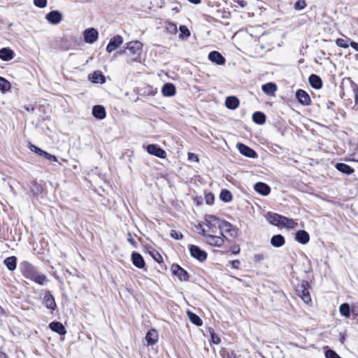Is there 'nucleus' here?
Returning a JSON list of instances; mask_svg holds the SVG:
<instances>
[{"mask_svg": "<svg viewBox=\"0 0 358 358\" xmlns=\"http://www.w3.org/2000/svg\"><path fill=\"white\" fill-rule=\"evenodd\" d=\"M220 197L222 201L229 202L231 200L232 195L229 191L223 189L220 193Z\"/></svg>", "mask_w": 358, "mask_h": 358, "instance_id": "obj_38", "label": "nucleus"}, {"mask_svg": "<svg viewBox=\"0 0 358 358\" xmlns=\"http://www.w3.org/2000/svg\"><path fill=\"white\" fill-rule=\"evenodd\" d=\"M350 46L356 51L358 52V43H356L355 41L350 42Z\"/></svg>", "mask_w": 358, "mask_h": 358, "instance_id": "obj_56", "label": "nucleus"}, {"mask_svg": "<svg viewBox=\"0 0 358 358\" xmlns=\"http://www.w3.org/2000/svg\"><path fill=\"white\" fill-rule=\"evenodd\" d=\"M143 49V44L138 41H130L127 43V47L122 50L118 51L117 55H125L128 57L127 62H132L136 61L141 54Z\"/></svg>", "mask_w": 358, "mask_h": 358, "instance_id": "obj_2", "label": "nucleus"}, {"mask_svg": "<svg viewBox=\"0 0 358 358\" xmlns=\"http://www.w3.org/2000/svg\"><path fill=\"white\" fill-rule=\"evenodd\" d=\"M214 200V196L212 194H208L206 196V201L208 204H211Z\"/></svg>", "mask_w": 358, "mask_h": 358, "instance_id": "obj_51", "label": "nucleus"}, {"mask_svg": "<svg viewBox=\"0 0 358 358\" xmlns=\"http://www.w3.org/2000/svg\"><path fill=\"white\" fill-rule=\"evenodd\" d=\"M201 235L205 237L206 240L207 239V236L210 234V233L208 232V230L206 231L205 229H201Z\"/></svg>", "mask_w": 358, "mask_h": 358, "instance_id": "obj_57", "label": "nucleus"}, {"mask_svg": "<svg viewBox=\"0 0 358 358\" xmlns=\"http://www.w3.org/2000/svg\"><path fill=\"white\" fill-rule=\"evenodd\" d=\"M295 238L299 243L301 244H306L310 240L308 233L304 230L298 231L295 234Z\"/></svg>", "mask_w": 358, "mask_h": 358, "instance_id": "obj_22", "label": "nucleus"}, {"mask_svg": "<svg viewBox=\"0 0 358 358\" xmlns=\"http://www.w3.org/2000/svg\"><path fill=\"white\" fill-rule=\"evenodd\" d=\"M145 340L148 345H154L158 340V333L155 329L150 330L145 336Z\"/></svg>", "mask_w": 358, "mask_h": 358, "instance_id": "obj_24", "label": "nucleus"}, {"mask_svg": "<svg viewBox=\"0 0 358 358\" xmlns=\"http://www.w3.org/2000/svg\"><path fill=\"white\" fill-rule=\"evenodd\" d=\"M237 146H238L239 152L242 155H245V157H248L250 158H257V154L256 153V152L253 149L248 147V145H244L243 143H238L237 145Z\"/></svg>", "mask_w": 358, "mask_h": 358, "instance_id": "obj_12", "label": "nucleus"}, {"mask_svg": "<svg viewBox=\"0 0 358 358\" xmlns=\"http://www.w3.org/2000/svg\"><path fill=\"white\" fill-rule=\"evenodd\" d=\"M170 235L173 238L176 240H181L183 238L182 234L176 230H172Z\"/></svg>", "mask_w": 358, "mask_h": 358, "instance_id": "obj_46", "label": "nucleus"}, {"mask_svg": "<svg viewBox=\"0 0 358 358\" xmlns=\"http://www.w3.org/2000/svg\"><path fill=\"white\" fill-rule=\"evenodd\" d=\"M325 356L327 358H341L335 351L330 349L325 352Z\"/></svg>", "mask_w": 358, "mask_h": 358, "instance_id": "obj_43", "label": "nucleus"}, {"mask_svg": "<svg viewBox=\"0 0 358 358\" xmlns=\"http://www.w3.org/2000/svg\"><path fill=\"white\" fill-rule=\"evenodd\" d=\"M131 260L134 265L138 268H143L145 266V261L141 255L138 252H134L131 254Z\"/></svg>", "mask_w": 358, "mask_h": 358, "instance_id": "obj_20", "label": "nucleus"}, {"mask_svg": "<svg viewBox=\"0 0 358 358\" xmlns=\"http://www.w3.org/2000/svg\"><path fill=\"white\" fill-rule=\"evenodd\" d=\"M50 329L57 333L58 334L63 336L66 334V331L64 326L59 322H52L49 324Z\"/></svg>", "mask_w": 358, "mask_h": 358, "instance_id": "obj_19", "label": "nucleus"}, {"mask_svg": "<svg viewBox=\"0 0 358 358\" xmlns=\"http://www.w3.org/2000/svg\"><path fill=\"white\" fill-rule=\"evenodd\" d=\"M226 107L231 110H234L238 107L239 100L236 96H229L226 99Z\"/></svg>", "mask_w": 358, "mask_h": 358, "instance_id": "obj_26", "label": "nucleus"}, {"mask_svg": "<svg viewBox=\"0 0 358 358\" xmlns=\"http://www.w3.org/2000/svg\"><path fill=\"white\" fill-rule=\"evenodd\" d=\"M336 43L338 47L343 48H348V41H345L343 38H337L336 41Z\"/></svg>", "mask_w": 358, "mask_h": 358, "instance_id": "obj_42", "label": "nucleus"}, {"mask_svg": "<svg viewBox=\"0 0 358 358\" xmlns=\"http://www.w3.org/2000/svg\"><path fill=\"white\" fill-rule=\"evenodd\" d=\"M92 82L94 83H103L105 78L100 71H94L90 77Z\"/></svg>", "mask_w": 358, "mask_h": 358, "instance_id": "obj_32", "label": "nucleus"}, {"mask_svg": "<svg viewBox=\"0 0 358 358\" xmlns=\"http://www.w3.org/2000/svg\"><path fill=\"white\" fill-rule=\"evenodd\" d=\"M255 190L258 192L259 194L263 195V196H267L271 192V188L270 187L262 182H258L255 185Z\"/></svg>", "mask_w": 358, "mask_h": 358, "instance_id": "obj_17", "label": "nucleus"}, {"mask_svg": "<svg viewBox=\"0 0 358 358\" xmlns=\"http://www.w3.org/2000/svg\"><path fill=\"white\" fill-rule=\"evenodd\" d=\"M352 313L353 314H355V310H352Z\"/></svg>", "mask_w": 358, "mask_h": 358, "instance_id": "obj_60", "label": "nucleus"}, {"mask_svg": "<svg viewBox=\"0 0 358 358\" xmlns=\"http://www.w3.org/2000/svg\"><path fill=\"white\" fill-rule=\"evenodd\" d=\"M339 310L341 314L345 317H349L350 316V308L348 303L341 304L340 306Z\"/></svg>", "mask_w": 358, "mask_h": 358, "instance_id": "obj_37", "label": "nucleus"}, {"mask_svg": "<svg viewBox=\"0 0 358 358\" xmlns=\"http://www.w3.org/2000/svg\"><path fill=\"white\" fill-rule=\"evenodd\" d=\"M353 161H355V162H358V160H357V159H353Z\"/></svg>", "mask_w": 358, "mask_h": 358, "instance_id": "obj_61", "label": "nucleus"}, {"mask_svg": "<svg viewBox=\"0 0 358 358\" xmlns=\"http://www.w3.org/2000/svg\"><path fill=\"white\" fill-rule=\"evenodd\" d=\"M44 157L52 162H57V158L56 156L50 155L48 152H45Z\"/></svg>", "mask_w": 358, "mask_h": 358, "instance_id": "obj_49", "label": "nucleus"}, {"mask_svg": "<svg viewBox=\"0 0 358 358\" xmlns=\"http://www.w3.org/2000/svg\"><path fill=\"white\" fill-rule=\"evenodd\" d=\"M147 152L152 155L164 159L166 157V152L157 145L150 144L146 148Z\"/></svg>", "mask_w": 358, "mask_h": 358, "instance_id": "obj_9", "label": "nucleus"}, {"mask_svg": "<svg viewBox=\"0 0 358 358\" xmlns=\"http://www.w3.org/2000/svg\"><path fill=\"white\" fill-rule=\"evenodd\" d=\"M296 223L295 222L290 218L282 216L281 219V222L280 226H282L287 228L293 229L295 227Z\"/></svg>", "mask_w": 358, "mask_h": 358, "instance_id": "obj_34", "label": "nucleus"}, {"mask_svg": "<svg viewBox=\"0 0 358 358\" xmlns=\"http://www.w3.org/2000/svg\"><path fill=\"white\" fill-rule=\"evenodd\" d=\"M306 6V3L304 0H298L294 4V8L296 10H302Z\"/></svg>", "mask_w": 358, "mask_h": 358, "instance_id": "obj_44", "label": "nucleus"}, {"mask_svg": "<svg viewBox=\"0 0 358 358\" xmlns=\"http://www.w3.org/2000/svg\"><path fill=\"white\" fill-rule=\"evenodd\" d=\"M222 358H236L235 354L233 352L223 350L222 352Z\"/></svg>", "mask_w": 358, "mask_h": 358, "instance_id": "obj_48", "label": "nucleus"}, {"mask_svg": "<svg viewBox=\"0 0 358 358\" xmlns=\"http://www.w3.org/2000/svg\"><path fill=\"white\" fill-rule=\"evenodd\" d=\"M34 3L38 8H45L47 5V0H34Z\"/></svg>", "mask_w": 358, "mask_h": 358, "instance_id": "obj_47", "label": "nucleus"}, {"mask_svg": "<svg viewBox=\"0 0 358 358\" xmlns=\"http://www.w3.org/2000/svg\"><path fill=\"white\" fill-rule=\"evenodd\" d=\"M189 252L192 257L200 262H203L207 258V253L197 245H191L189 246Z\"/></svg>", "mask_w": 358, "mask_h": 358, "instance_id": "obj_6", "label": "nucleus"}, {"mask_svg": "<svg viewBox=\"0 0 358 358\" xmlns=\"http://www.w3.org/2000/svg\"><path fill=\"white\" fill-rule=\"evenodd\" d=\"M211 339L212 342L215 344H219L220 343V338L218 336L215 335V334H211Z\"/></svg>", "mask_w": 358, "mask_h": 358, "instance_id": "obj_50", "label": "nucleus"}, {"mask_svg": "<svg viewBox=\"0 0 358 358\" xmlns=\"http://www.w3.org/2000/svg\"><path fill=\"white\" fill-rule=\"evenodd\" d=\"M188 1L194 4H198L201 2V0H188Z\"/></svg>", "mask_w": 358, "mask_h": 358, "instance_id": "obj_59", "label": "nucleus"}, {"mask_svg": "<svg viewBox=\"0 0 358 358\" xmlns=\"http://www.w3.org/2000/svg\"><path fill=\"white\" fill-rule=\"evenodd\" d=\"M262 91L267 95L271 96L275 94L277 90V86L275 83H268L262 85Z\"/></svg>", "mask_w": 358, "mask_h": 358, "instance_id": "obj_27", "label": "nucleus"}, {"mask_svg": "<svg viewBox=\"0 0 358 358\" xmlns=\"http://www.w3.org/2000/svg\"><path fill=\"white\" fill-rule=\"evenodd\" d=\"M45 18L50 23L57 24L61 22L62 16L58 10H53L48 13Z\"/></svg>", "mask_w": 358, "mask_h": 358, "instance_id": "obj_15", "label": "nucleus"}, {"mask_svg": "<svg viewBox=\"0 0 358 358\" xmlns=\"http://www.w3.org/2000/svg\"><path fill=\"white\" fill-rule=\"evenodd\" d=\"M31 192L34 194H38L42 192V187L38 184L36 181H33L31 183Z\"/></svg>", "mask_w": 358, "mask_h": 358, "instance_id": "obj_39", "label": "nucleus"}, {"mask_svg": "<svg viewBox=\"0 0 358 358\" xmlns=\"http://www.w3.org/2000/svg\"><path fill=\"white\" fill-rule=\"evenodd\" d=\"M220 218L213 215H206L205 216V224L208 227V231L210 234H215L220 229L221 223Z\"/></svg>", "mask_w": 358, "mask_h": 358, "instance_id": "obj_3", "label": "nucleus"}, {"mask_svg": "<svg viewBox=\"0 0 358 358\" xmlns=\"http://www.w3.org/2000/svg\"><path fill=\"white\" fill-rule=\"evenodd\" d=\"M14 52L8 48L0 49V59L3 61H10L14 57Z\"/></svg>", "mask_w": 358, "mask_h": 358, "instance_id": "obj_21", "label": "nucleus"}, {"mask_svg": "<svg viewBox=\"0 0 358 358\" xmlns=\"http://www.w3.org/2000/svg\"><path fill=\"white\" fill-rule=\"evenodd\" d=\"M335 167L340 172L347 175L352 174L354 172V169L351 166L344 163H337Z\"/></svg>", "mask_w": 358, "mask_h": 358, "instance_id": "obj_29", "label": "nucleus"}, {"mask_svg": "<svg viewBox=\"0 0 358 358\" xmlns=\"http://www.w3.org/2000/svg\"><path fill=\"white\" fill-rule=\"evenodd\" d=\"M188 157H189V159L190 160H193V161H195V162H198L199 161V157L196 155L194 154V153H189L188 154Z\"/></svg>", "mask_w": 358, "mask_h": 358, "instance_id": "obj_53", "label": "nucleus"}, {"mask_svg": "<svg viewBox=\"0 0 358 358\" xmlns=\"http://www.w3.org/2000/svg\"><path fill=\"white\" fill-rule=\"evenodd\" d=\"M43 303L48 309H50L51 310H55L57 307L55 298L51 294L50 291L45 292L43 299Z\"/></svg>", "mask_w": 358, "mask_h": 358, "instance_id": "obj_7", "label": "nucleus"}, {"mask_svg": "<svg viewBox=\"0 0 358 358\" xmlns=\"http://www.w3.org/2000/svg\"><path fill=\"white\" fill-rule=\"evenodd\" d=\"M206 242L211 245L216 247H221L224 243V238L219 236H215L213 234H210L207 236Z\"/></svg>", "mask_w": 358, "mask_h": 358, "instance_id": "obj_14", "label": "nucleus"}, {"mask_svg": "<svg viewBox=\"0 0 358 358\" xmlns=\"http://www.w3.org/2000/svg\"><path fill=\"white\" fill-rule=\"evenodd\" d=\"M235 2L238 3L241 8H244L247 6V1L244 0H235Z\"/></svg>", "mask_w": 358, "mask_h": 358, "instance_id": "obj_54", "label": "nucleus"}, {"mask_svg": "<svg viewBox=\"0 0 358 358\" xmlns=\"http://www.w3.org/2000/svg\"><path fill=\"white\" fill-rule=\"evenodd\" d=\"M3 263L9 271H14L17 266V258L15 256L7 257Z\"/></svg>", "mask_w": 358, "mask_h": 358, "instance_id": "obj_31", "label": "nucleus"}, {"mask_svg": "<svg viewBox=\"0 0 358 358\" xmlns=\"http://www.w3.org/2000/svg\"><path fill=\"white\" fill-rule=\"evenodd\" d=\"M123 43V38L122 36L117 35L112 38L107 47H106V51L108 52H111L116 50L117 48H119L122 43Z\"/></svg>", "mask_w": 358, "mask_h": 358, "instance_id": "obj_11", "label": "nucleus"}, {"mask_svg": "<svg viewBox=\"0 0 358 358\" xmlns=\"http://www.w3.org/2000/svg\"><path fill=\"white\" fill-rule=\"evenodd\" d=\"M10 89V83L6 78L0 76V90L4 93Z\"/></svg>", "mask_w": 358, "mask_h": 358, "instance_id": "obj_36", "label": "nucleus"}, {"mask_svg": "<svg viewBox=\"0 0 358 358\" xmlns=\"http://www.w3.org/2000/svg\"><path fill=\"white\" fill-rule=\"evenodd\" d=\"M187 315H188V317H189V320L191 321L192 323H193L194 324L196 325V326H201L202 324V320H201V318L197 315H196L195 313H192L190 311H188L187 312Z\"/></svg>", "mask_w": 358, "mask_h": 358, "instance_id": "obj_35", "label": "nucleus"}, {"mask_svg": "<svg viewBox=\"0 0 358 358\" xmlns=\"http://www.w3.org/2000/svg\"><path fill=\"white\" fill-rule=\"evenodd\" d=\"M83 35L87 43H93L97 40L99 33L94 28H89L84 31Z\"/></svg>", "mask_w": 358, "mask_h": 358, "instance_id": "obj_8", "label": "nucleus"}, {"mask_svg": "<svg viewBox=\"0 0 358 358\" xmlns=\"http://www.w3.org/2000/svg\"><path fill=\"white\" fill-rule=\"evenodd\" d=\"M231 265H232V267L234 268H238L239 267V265H240V262L239 260H234L232 261L231 262Z\"/></svg>", "mask_w": 358, "mask_h": 358, "instance_id": "obj_55", "label": "nucleus"}, {"mask_svg": "<svg viewBox=\"0 0 358 358\" xmlns=\"http://www.w3.org/2000/svg\"><path fill=\"white\" fill-rule=\"evenodd\" d=\"M264 257L263 255H259H259H255V259L257 262L261 261V260L264 259Z\"/></svg>", "mask_w": 358, "mask_h": 358, "instance_id": "obj_58", "label": "nucleus"}, {"mask_svg": "<svg viewBox=\"0 0 358 358\" xmlns=\"http://www.w3.org/2000/svg\"><path fill=\"white\" fill-rule=\"evenodd\" d=\"M179 30L181 33L180 35V38H182L183 35L185 36V38H187L190 36V31L186 26H185V25L180 26Z\"/></svg>", "mask_w": 358, "mask_h": 358, "instance_id": "obj_40", "label": "nucleus"}, {"mask_svg": "<svg viewBox=\"0 0 358 358\" xmlns=\"http://www.w3.org/2000/svg\"><path fill=\"white\" fill-rule=\"evenodd\" d=\"M285 238L280 235H274L271 239V243L273 247L279 248L285 244Z\"/></svg>", "mask_w": 358, "mask_h": 358, "instance_id": "obj_30", "label": "nucleus"}, {"mask_svg": "<svg viewBox=\"0 0 358 358\" xmlns=\"http://www.w3.org/2000/svg\"><path fill=\"white\" fill-rule=\"evenodd\" d=\"M308 81L310 86L315 89H320L322 87L321 78L315 74H311L309 76Z\"/></svg>", "mask_w": 358, "mask_h": 358, "instance_id": "obj_23", "label": "nucleus"}, {"mask_svg": "<svg viewBox=\"0 0 358 358\" xmlns=\"http://www.w3.org/2000/svg\"><path fill=\"white\" fill-rule=\"evenodd\" d=\"M282 217V215L272 213H268L266 215V218L268 220V222L271 224L276 226L280 225Z\"/></svg>", "mask_w": 358, "mask_h": 358, "instance_id": "obj_25", "label": "nucleus"}, {"mask_svg": "<svg viewBox=\"0 0 358 358\" xmlns=\"http://www.w3.org/2000/svg\"><path fill=\"white\" fill-rule=\"evenodd\" d=\"M309 287V283L307 281L303 280L298 285L296 289L298 295L307 304L311 302V297L308 291Z\"/></svg>", "mask_w": 358, "mask_h": 358, "instance_id": "obj_4", "label": "nucleus"}, {"mask_svg": "<svg viewBox=\"0 0 358 358\" xmlns=\"http://www.w3.org/2000/svg\"><path fill=\"white\" fill-rule=\"evenodd\" d=\"M252 120L255 123L262 124L266 121V116L262 112H255L252 115Z\"/></svg>", "mask_w": 358, "mask_h": 358, "instance_id": "obj_33", "label": "nucleus"}, {"mask_svg": "<svg viewBox=\"0 0 358 358\" xmlns=\"http://www.w3.org/2000/svg\"><path fill=\"white\" fill-rule=\"evenodd\" d=\"M92 115L98 120H103L106 117V110L101 105H96L92 108Z\"/></svg>", "mask_w": 358, "mask_h": 358, "instance_id": "obj_18", "label": "nucleus"}, {"mask_svg": "<svg viewBox=\"0 0 358 358\" xmlns=\"http://www.w3.org/2000/svg\"><path fill=\"white\" fill-rule=\"evenodd\" d=\"M20 268L25 278L32 280L40 285H43L48 281L46 275L39 273L37 268L28 262H22L20 264Z\"/></svg>", "mask_w": 358, "mask_h": 358, "instance_id": "obj_1", "label": "nucleus"}, {"mask_svg": "<svg viewBox=\"0 0 358 358\" xmlns=\"http://www.w3.org/2000/svg\"><path fill=\"white\" fill-rule=\"evenodd\" d=\"M29 148L30 150L32 151V152H36V154H38V155H41V156H43L45 155V151L43 150L42 149L34 145H30L29 146Z\"/></svg>", "mask_w": 358, "mask_h": 358, "instance_id": "obj_41", "label": "nucleus"}, {"mask_svg": "<svg viewBox=\"0 0 358 358\" xmlns=\"http://www.w3.org/2000/svg\"><path fill=\"white\" fill-rule=\"evenodd\" d=\"M166 29L170 34H176L177 32V26L174 23L169 22L166 27Z\"/></svg>", "mask_w": 358, "mask_h": 358, "instance_id": "obj_45", "label": "nucleus"}, {"mask_svg": "<svg viewBox=\"0 0 358 358\" xmlns=\"http://www.w3.org/2000/svg\"><path fill=\"white\" fill-rule=\"evenodd\" d=\"M219 231L224 238H227L225 234H228L229 236L234 238L237 235L235 227L229 222L225 220H221L220 225Z\"/></svg>", "mask_w": 358, "mask_h": 358, "instance_id": "obj_5", "label": "nucleus"}, {"mask_svg": "<svg viewBox=\"0 0 358 358\" xmlns=\"http://www.w3.org/2000/svg\"><path fill=\"white\" fill-rule=\"evenodd\" d=\"M162 92L166 96H173L176 94V87L171 83H166L162 89Z\"/></svg>", "mask_w": 358, "mask_h": 358, "instance_id": "obj_28", "label": "nucleus"}, {"mask_svg": "<svg viewBox=\"0 0 358 358\" xmlns=\"http://www.w3.org/2000/svg\"><path fill=\"white\" fill-rule=\"evenodd\" d=\"M208 59L217 65H224L226 62L225 58L217 51L210 52L208 54Z\"/></svg>", "mask_w": 358, "mask_h": 358, "instance_id": "obj_13", "label": "nucleus"}, {"mask_svg": "<svg viewBox=\"0 0 358 358\" xmlns=\"http://www.w3.org/2000/svg\"><path fill=\"white\" fill-rule=\"evenodd\" d=\"M172 272L178 276L180 280L187 281L189 278L188 273L178 264L173 265L171 267Z\"/></svg>", "mask_w": 358, "mask_h": 358, "instance_id": "obj_10", "label": "nucleus"}, {"mask_svg": "<svg viewBox=\"0 0 358 358\" xmlns=\"http://www.w3.org/2000/svg\"><path fill=\"white\" fill-rule=\"evenodd\" d=\"M127 241L134 247L136 248L137 243L135 240L132 238L130 233L128 234Z\"/></svg>", "mask_w": 358, "mask_h": 358, "instance_id": "obj_52", "label": "nucleus"}, {"mask_svg": "<svg viewBox=\"0 0 358 358\" xmlns=\"http://www.w3.org/2000/svg\"><path fill=\"white\" fill-rule=\"evenodd\" d=\"M296 96L299 102L304 106H308L310 103V96L303 90H299L296 93Z\"/></svg>", "mask_w": 358, "mask_h": 358, "instance_id": "obj_16", "label": "nucleus"}]
</instances>
